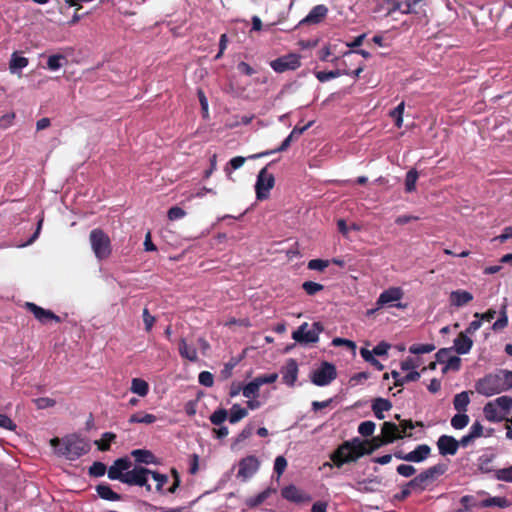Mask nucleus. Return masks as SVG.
<instances>
[{"label": "nucleus", "mask_w": 512, "mask_h": 512, "mask_svg": "<svg viewBox=\"0 0 512 512\" xmlns=\"http://www.w3.org/2000/svg\"><path fill=\"white\" fill-rule=\"evenodd\" d=\"M302 288L308 295L312 296L322 291L324 289V286L320 283H316L313 281H305L302 284Z\"/></svg>", "instance_id": "obj_51"}, {"label": "nucleus", "mask_w": 512, "mask_h": 512, "mask_svg": "<svg viewBox=\"0 0 512 512\" xmlns=\"http://www.w3.org/2000/svg\"><path fill=\"white\" fill-rule=\"evenodd\" d=\"M89 241L95 257L99 260H105L112 254V245L110 237L100 228L91 230Z\"/></svg>", "instance_id": "obj_4"}, {"label": "nucleus", "mask_w": 512, "mask_h": 512, "mask_svg": "<svg viewBox=\"0 0 512 512\" xmlns=\"http://www.w3.org/2000/svg\"><path fill=\"white\" fill-rule=\"evenodd\" d=\"M460 504L462 508L458 509L456 512H470L473 507H479V502H477L472 495L462 496L460 499Z\"/></svg>", "instance_id": "obj_39"}, {"label": "nucleus", "mask_w": 512, "mask_h": 512, "mask_svg": "<svg viewBox=\"0 0 512 512\" xmlns=\"http://www.w3.org/2000/svg\"><path fill=\"white\" fill-rule=\"evenodd\" d=\"M420 376H421V374L418 371H410L408 374L401 377V379H399L398 383H394V385L395 386H403L404 384H406L408 382L418 381Z\"/></svg>", "instance_id": "obj_59"}, {"label": "nucleus", "mask_w": 512, "mask_h": 512, "mask_svg": "<svg viewBox=\"0 0 512 512\" xmlns=\"http://www.w3.org/2000/svg\"><path fill=\"white\" fill-rule=\"evenodd\" d=\"M156 420H157V418L153 414L138 412V413L132 414L130 416L128 422L130 424H134V423L152 424V423L156 422Z\"/></svg>", "instance_id": "obj_36"}, {"label": "nucleus", "mask_w": 512, "mask_h": 512, "mask_svg": "<svg viewBox=\"0 0 512 512\" xmlns=\"http://www.w3.org/2000/svg\"><path fill=\"white\" fill-rule=\"evenodd\" d=\"M469 403H470V398H469L468 392H466V391L458 393L454 396L453 406H454V409L457 410L458 412H466Z\"/></svg>", "instance_id": "obj_32"}, {"label": "nucleus", "mask_w": 512, "mask_h": 512, "mask_svg": "<svg viewBox=\"0 0 512 512\" xmlns=\"http://www.w3.org/2000/svg\"><path fill=\"white\" fill-rule=\"evenodd\" d=\"M424 0H404L395 2L394 10L400 11L402 14L417 13L416 7Z\"/></svg>", "instance_id": "obj_28"}, {"label": "nucleus", "mask_w": 512, "mask_h": 512, "mask_svg": "<svg viewBox=\"0 0 512 512\" xmlns=\"http://www.w3.org/2000/svg\"><path fill=\"white\" fill-rule=\"evenodd\" d=\"M142 317L146 332H150L156 322V318L150 314L148 308L143 309Z\"/></svg>", "instance_id": "obj_58"}, {"label": "nucleus", "mask_w": 512, "mask_h": 512, "mask_svg": "<svg viewBox=\"0 0 512 512\" xmlns=\"http://www.w3.org/2000/svg\"><path fill=\"white\" fill-rule=\"evenodd\" d=\"M404 296V292L400 287H390L384 290L378 297L376 305L378 308H382L386 305L394 306L396 308H405L406 305L401 303L392 304L393 302L400 301Z\"/></svg>", "instance_id": "obj_10"}, {"label": "nucleus", "mask_w": 512, "mask_h": 512, "mask_svg": "<svg viewBox=\"0 0 512 512\" xmlns=\"http://www.w3.org/2000/svg\"><path fill=\"white\" fill-rule=\"evenodd\" d=\"M495 478L500 481L512 482V465L495 471Z\"/></svg>", "instance_id": "obj_55"}, {"label": "nucleus", "mask_w": 512, "mask_h": 512, "mask_svg": "<svg viewBox=\"0 0 512 512\" xmlns=\"http://www.w3.org/2000/svg\"><path fill=\"white\" fill-rule=\"evenodd\" d=\"M436 349L434 344H413L409 347V352L412 354H426Z\"/></svg>", "instance_id": "obj_49"}, {"label": "nucleus", "mask_w": 512, "mask_h": 512, "mask_svg": "<svg viewBox=\"0 0 512 512\" xmlns=\"http://www.w3.org/2000/svg\"><path fill=\"white\" fill-rule=\"evenodd\" d=\"M447 470L445 464H436L419 473L415 478L408 482V487L423 491L429 483L435 481L439 476L443 475Z\"/></svg>", "instance_id": "obj_5"}, {"label": "nucleus", "mask_w": 512, "mask_h": 512, "mask_svg": "<svg viewBox=\"0 0 512 512\" xmlns=\"http://www.w3.org/2000/svg\"><path fill=\"white\" fill-rule=\"evenodd\" d=\"M248 415V410L241 407L239 404H233L230 409L229 422L236 424Z\"/></svg>", "instance_id": "obj_33"}, {"label": "nucleus", "mask_w": 512, "mask_h": 512, "mask_svg": "<svg viewBox=\"0 0 512 512\" xmlns=\"http://www.w3.org/2000/svg\"><path fill=\"white\" fill-rule=\"evenodd\" d=\"M418 179V172L415 169H411L407 172L405 178V190L408 193L415 191L416 182Z\"/></svg>", "instance_id": "obj_43"}, {"label": "nucleus", "mask_w": 512, "mask_h": 512, "mask_svg": "<svg viewBox=\"0 0 512 512\" xmlns=\"http://www.w3.org/2000/svg\"><path fill=\"white\" fill-rule=\"evenodd\" d=\"M437 447L442 456L455 455L459 448L458 440L450 435H442L438 438Z\"/></svg>", "instance_id": "obj_16"}, {"label": "nucleus", "mask_w": 512, "mask_h": 512, "mask_svg": "<svg viewBox=\"0 0 512 512\" xmlns=\"http://www.w3.org/2000/svg\"><path fill=\"white\" fill-rule=\"evenodd\" d=\"M337 377V370L334 364L323 361L321 365L311 374V382L316 386H327Z\"/></svg>", "instance_id": "obj_8"}, {"label": "nucleus", "mask_w": 512, "mask_h": 512, "mask_svg": "<svg viewBox=\"0 0 512 512\" xmlns=\"http://www.w3.org/2000/svg\"><path fill=\"white\" fill-rule=\"evenodd\" d=\"M385 444L389 443L383 436H376L371 440H361L356 437L339 445L330 455V459L336 467L340 468L346 463L358 460L365 454H371Z\"/></svg>", "instance_id": "obj_1"}, {"label": "nucleus", "mask_w": 512, "mask_h": 512, "mask_svg": "<svg viewBox=\"0 0 512 512\" xmlns=\"http://www.w3.org/2000/svg\"><path fill=\"white\" fill-rule=\"evenodd\" d=\"M149 475H151V477L157 482L156 487H155L156 491L158 493L163 494L164 493L163 487L168 482V476L165 474H161L158 471H152V470H151V472H149Z\"/></svg>", "instance_id": "obj_45"}, {"label": "nucleus", "mask_w": 512, "mask_h": 512, "mask_svg": "<svg viewBox=\"0 0 512 512\" xmlns=\"http://www.w3.org/2000/svg\"><path fill=\"white\" fill-rule=\"evenodd\" d=\"M461 368V358L458 356H452L445 363V367L442 369L443 373H446L448 370L459 371Z\"/></svg>", "instance_id": "obj_54"}, {"label": "nucleus", "mask_w": 512, "mask_h": 512, "mask_svg": "<svg viewBox=\"0 0 512 512\" xmlns=\"http://www.w3.org/2000/svg\"><path fill=\"white\" fill-rule=\"evenodd\" d=\"M179 354L182 358H185L191 362L198 360L197 350L189 346L184 338H181L178 343Z\"/></svg>", "instance_id": "obj_26"}, {"label": "nucleus", "mask_w": 512, "mask_h": 512, "mask_svg": "<svg viewBox=\"0 0 512 512\" xmlns=\"http://www.w3.org/2000/svg\"><path fill=\"white\" fill-rule=\"evenodd\" d=\"M274 175L268 173L267 168L260 170L255 184L256 197L258 200H265L269 197L270 190L274 187Z\"/></svg>", "instance_id": "obj_9"}, {"label": "nucleus", "mask_w": 512, "mask_h": 512, "mask_svg": "<svg viewBox=\"0 0 512 512\" xmlns=\"http://www.w3.org/2000/svg\"><path fill=\"white\" fill-rule=\"evenodd\" d=\"M150 469L143 466H135L132 470H126L121 480L122 483L133 486L145 487L146 491L152 490L151 485L148 483V476Z\"/></svg>", "instance_id": "obj_7"}, {"label": "nucleus", "mask_w": 512, "mask_h": 512, "mask_svg": "<svg viewBox=\"0 0 512 512\" xmlns=\"http://www.w3.org/2000/svg\"><path fill=\"white\" fill-rule=\"evenodd\" d=\"M33 401L38 409L53 407L56 404V401L54 399L48 397H40L34 399Z\"/></svg>", "instance_id": "obj_64"}, {"label": "nucleus", "mask_w": 512, "mask_h": 512, "mask_svg": "<svg viewBox=\"0 0 512 512\" xmlns=\"http://www.w3.org/2000/svg\"><path fill=\"white\" fill-rule=\"evenodd\" d=\"M260 462L256 456L249 455L239 461L237 477L243 481L251 478L259 469Z\"/></svg>", "instance_id": "obj_12"}, {"label": "nucleus", "mask_w": 512, "mask_h": 512, "mask_svg": "<svg viewBox=\"0 0 512 512\" xmlns=\"http://www.w3.org/2000/svg\"><path fill=\"white\" fill-rule=\"evenodd\" d=\"M281 496L285 500L296 504L306 503L312 500L309 494L303 492L295 485H288L283 487L281 489Z\"/></svg>", "instance_id": "obj_14"}, {"label": "nucleus", "mask_w": 512, "mask_h": 512, "mask_svg": "<svg viewBox=\"0 0 512 512\" xmlns=\"http://www.w3.org/2000/svg\"><path fill=\"white\" fill-rule=\"evenodd\" d=\"M396 471L403 477H411L416 473V469L412 465L400 464L397 466Z\"/></svg>", "instance_id": "obj_61"}, {"label": "nucleus", "mask_w": 512, "mask_h": 512, "mask_svg": "<svg viewBox=\"0 0 512 512\" xmlns=\"http://www.w3.org/2000/svg\"><path fill=\"white\" fill-rule=\"evenodd\" d=\"M293 137L289 134L285 139L284 141L281 143V145L271 151H266V152H261V153H258V154H254V155H251L249 156L248 158L249 159H257V158H260V157H263V156H267V155H270V154H273V153H277V152H283L285 150H287L289 148V146L291 145V142L293 141Z\"/></svg>", "instance_id": "obj_35"}, {"label": "nucleus", "mask_w": 512, "mask_h": 512, "mask_svg": "<svg viewBox=\"0 0 512 512\" xmlns=\"http://www.w3.org/2000/svg\"><path fill=\"white\" fill-rule=\"evenodd\" d=\"M96 492L98 496L104 500L108 501H119L121 500V495L114 492L111 487L106 484L102 483L96 486Z\"/></svg>", "instance_id": "obj_29"}, {"label": "nucleus", "mask_w": 512, "mask_h": 512, "mask_svg": "<svg viewBox=\"0 0 512 512\" xmlns=\"http://www.w3.org/2000/svg\"><path fill=\"white\" fill-rule=\"evenodd\" d=\"M511 505V502L506 497H489L487 499L479 502V507L487 508V507H499V508H507Z\"/></svg>", "instance_id": "obj_30"}, {"label": "nucleus", "mask_w": 512, "mask_h": 512, "mask_svg": "<svg viewBox=\"0 0 512 512\" xmlns=\"http://www.w3.org/2000/svg\"><path fill=\"white\" fill-rule=\"evenodd\" d=\"M375 423L372 421L361 422L358 426V432L364 437H369L374 433Z\"/></svg>", "instance_id": "obj_53"}, {"label": "nucleus", "mask_w": 512, "mask_h": 512, "mask_svg": "<svg viewBox=\"0 0 512 512\" xmlns=\"http://www.w3.org/2000/svg\"><path fill=\"white\" fill-rule=\"evenodd\" d=\"M328 14V8L324 4L314 6L308 15L300 21L303 24H318L322 22Z\"/></svg>", "instance_id": "obj_19"}, {"label": "nucleus", "mask_w": 512, "mask_h": 512, "mask_svg": "<svg viewBox=\"0 0 512 512\" xmlns=\"http://www.w3.org/2000/svg\"><path fill=\"white\" fill-rule=\"evenodd\" d=\"M381 433L388 443H393L398 439L404 438L398 425L390 421H386L382 424Z\"/></svg>", "instance_id": "obj_20"}, {"label": "nucleus", "mask_w": 512, "mask_h": 512, "mask_svg": "<svg viewBox=\"0 0 512 512\" xmlns=\"http://www.w3.org/2000/svg\"><path fill=\"white\" fill-rule=\"evenodd\" d=\"M186 215V212L178 206H173L168 210L167 216L171 221H175L183 218Z\"/></svg>", "instance_id": "obj_62"}, {"label": "nucleus", "mask_w": 512, "mask_h": 512, "mask_svg": "<svg viewBox=\"0 0 512 512\" xmlns=\"http://www.w3.org/2000/svg\"><path fill=\"white\" fill-rule=\"evenodd\" d=\"M492 402L495 403L497 408L499 407L505 413H509L512 409V397L511 396L503 395V396L496 398Z\"/></svg>", "instance_id": "obj_47"}, {"label": "nucleus", "mask_w": 512, "mask_h": 512, "mask_svg": "<svg viewBox=\"0 0 512 512\" xmlns=\"http://www.w3.org/2000/svg\"><path fill=\"white\" fill-rule=\"evenodd\" d=\"M67 62V59L62 54H55L49 56L47 60V68L51 71H56L63 66V63Z\"/></svg>", "instance_id": "obj_40"}, {"label": "nucleus", "mask_w": 512, "mask_h": 512, "mask_svg": "<svg viewBox=\"0 0 512 512\" xmlns=\"http://www.w3.org/2000/svg\"><path fill=\"white\" fill-rule=\"evenodd\" d=\"M330 264L329 260H323V259H312L308 262V269L310 270H318L323 271L325 268H327Z\"/></svg>", "instance_id": "obj_56"}, {"label": "nucleus", "mask_w": 512, "mask_h": 512, "mask_svg": "<svg viewBox=\"0 0 512 512\" xmlns=\"http://www.w3.org/2000/svg\"><path fill=\"white\" fill-rule=\"evenodd\" d=\"M260 387H261L260 384L258 383L257 379L255 378L253 381L247 383L242 388L243 396L246 398L258 397Z\"/></svg>", "instance_id": "obj_38"}, {"label": "nucleus", "mask_w": 512, "mask_h": 512, "mask_svg": "<svg viewBox=\"0 0 512 512\" xmlns=\"http://www.w3.org/2000/svg\"><path fill=\"white\" fill-rule=\"evenodd\" d=\"M405 103L402 101L400 104H398L397 107H395L391 112L390 116L395 121V126L398 128H401L403 124V113H404Z\"/></svg>", "instance_id": "obj_48"}, {"label": "nucleus", "mask_w": 512, "mask_h": 512, "mask_svg": "<svg viewBox=\"0 0 512 512\" xmlns=\"http://www.w3.org/2000/svg\"><path fill=\"white\" fill-rule=\"evenodd\" d=\"M116 435L112 432H105L99 441L96 442L97 447L100 451H108L110 449L111 442L114 441Z\"/></svg>", "instance_id": "obj_42"}, {"label": "nucleus", "mask_w": 512, "mask_h": 512, "mask_svg": "<svg viewBox=\"0 0 512 512\" xmlns=\"http://www.w3.org/2000/svg\"><path fill=\"white\" fill-rule=\"evenodd\" d=\"M286 467H287V460L285 459V457L284 456L276 457L275 462H274V472L278 476H281L284 473Z\"/></svg>", "instance_id": "obj_63"}, {"label": "nucleus", "mask_w": 512, "mask_h": 512, "mask_svg": "<svg viewBox=\"0 0 512 512\" xmlns=\"http://www.w3.org/2000/svg\"><path fill=\"white\" fill-rule=\"evenodd\" d=\"M276 493V489L268 487L259 494L246 498L245 505L250 508H256L264 503L272 494Z\"/></svg>", "instance_id": "obj_22"}, {"label": "nucleus", "mask_w": 512, "mask_h": 512, "mask_svg": "<svg viewBox=\"0 0 512 512\" xmlns=\"http://www.w3.org/2000/svg\"><path fill=\"white\" fill-rule=\"evenodd\" d=\"M473 300V295L466 290L452 291L450 294L451 305L455 307H462L467 305Z\"/></svg>", "instance_id": "obj_24"}, {"label": "nucleus", "mask_w": 512, "mask_h": 512, "mask_svg": "<svg viewBox=\"0 0 512 512\" xmlns=\"http://www.w3.org/2000/svg\"><path fill=\"white\" fill-rule=\"evenodd\" d=\"M431 453V448L427 444H420L414 450L408 453L407 462L420 463L425 461Z\"/></svg>", "instance_id": "obj_21"}, {"label": "nucleus", "mask_w": 512, "mask_h": 512, "mask_svg": "<svg viewBox=\"0 0 512 512\" xmlns=\"http://www.w3.org/2000/svg\"><path fill=\"white\" fill-rule=\"evenodd\" d=\"M130 390L141 397H145L149 392V385L141 378H133Z\"/></svg>", "instance_id": "obj_34"}, {"label": "nucleus", "mask_w": 512, "mask_h": 512, "mask_svg": "<svg viewBox=\"0 0 512 512\" xmlns=\"http://www.w3.org/2000/svg\"><path fill=\"white\" fill-rule=\"evenodd\" d=\"M364 68L363 66L358 67L357 69L353 71L349 70H332V71H317L315 72V76L318 81L320 82H326L330 79H334L337 77H340L342 75H352L354 78H358L360 74L363 72Z\"/></svg>", "instance_id": "obj_18"}, {"label": "nucleus", "mask_w": 512, "mask_h": 512, "mask_svg": "<svg viewBox=\"0 0 512 512\" xmlns=\"http://www.w3.org/2000/svg\"><path fill=\"white\" fill-rule=\"evenodd\" d=\"M510 384H512V374L506 369H500L480 378L475 384V389L479 394L491 397L512 389Z\"/></svg>", "instance_id": "obj_2"}, {"label": "nucleus", "mask_w": 512, "mask_h": 512, "mask_svg": "<svg viewBox=\"0 0 512 512\" xmlns=\"http://www.w3.org/2000/svg\"><path fill=\"white\" fill-rule=\"evenodd\" d=\"M228 417V412L224 408L215 410L209 417L210 422L215 426H220Z\"/></svg>", "instance_id": "obj_46"}, {"label": "nucleus", "mask_w": 512, "mask_h": 512, "mask_svg": "<svg viewBox=\"0 0 512 512\" xmlns=\"http://www.w3.org/2000/svg\"><path fill=\"white\" fill-rule=\"evenodd\" d=\"M494 455H482L478 459V468L483 473H490L493 471L492 461Z\"/></svg>", "instance_id": "obj_44"}, {"label": "nucleus", "mask_w": 512, "mask_h": 512, "mask_svg": "<svg viewBox=\"0 0 512 512\" xmlns=\"http://www.w3.org/2000/svg\"><path fill=\"white\" fill-rule=\"evenodd\" d=\"M301 65L300 57L297 54H288L270 62L271 68L277 73L294 71Z\"/></svg>", "instance_id": "obj_11"}, {"label": "nucleus", "mask_w": 512, "mask_h": 512, "mask_svg": "<svg viewBox=\"0 0 512 512\" xmlns=\"http://www.w3.org/2000/svg\"><path fill=\"white\" fill-rule=\"evenodd\" d=\"M51 446L57 448L56 453L68 460L74 461L90 451V445L79 436L72 434L62 439L57 437L50 440Z\"/></svg>", "instance_id": "obj_3"}, {"label": "nucleus", "mask_w": 512, "mask_h": 512, "mask_svg": "<svg viewBox=\"0 0 512 512\" xmlns=\"http://www.w3.org/2000/svg\"><path fill=\"white\" fill-rule=\"evenodd\" d=\"M309 324L304 322L297 330L293 331L292 339L300 344L316 343L319 340V334L324 330L320 322H314L312 329L308 330Z\"/></svg>", "instance_id": "obj_6"}, {"label": "nucleus", "mask_w": 512, "mask_h": 512, "mask_svg": "<svg viewBox=\"0 0 512 512\" xmlns=\"http://www.w3.org/2000/svg\"><path fill=\"white\" fill-rule=\"evenodd\" d=\"M131 455L134 457L135 461L138 463H143V464H157L158 463L155 455L149 450L136 449V450L132 451Z\"/></svg>", "instance_id": "obj_27"}, {"label": "nucleus", "mask_w": 512, "mask_h": 512, "mask_svg": "<svg viewBox=\"0 0 512 512\" xmlns=\"http://www.w3.org/2000/svg\"><path fill=\"white\" fill-rule=\"evenodd\" d=\"M391 408H392V403L388 399L378 397L373 400L372 411H373L375 417L379 420L384 419L385 416H384L383 412L389 411Z\"/></svg>", "instance_id": "obj_25"}, {"label": "nucleus", "mask_w": 512, "mask_h": 512, "mask_svg": "<svg viewBox=\"0 0 512 512\" xmlns=\"http://www.w3.org/2000/svg\"><path fill=\"white\" fill-rule=\"evenodd\" d=\"M131 467V462L128 458H118L108 468L107 474L110 480H119L121 482L124 473Z\"/></svg>", "instance_id": "obj_17"}, {"label": "nucleus", "mask_w": 512, "mask_h": 512, "mask_svg": "<svg viewBox=\"0 0 512 512\" xmlns=\"http://www.w3.org/2000/svg\"><path fill=\"white\" fill-rule=\"evenodd\" d=\"M298 371L297 361L293 358H289L280 371L283 383L293 387L298 378Z\"/></svg>", "instance_id": "obj_15"}, {"label": "nucleus", "mask_w": 512, "mask_h": 512, "mask_svg": "<svg viewBox=\"0 0 512 512\" xmlns=\"http://www.w3.org/2000/svg\"><path fill=\"white\" fill-rule=\"evenodd\" d=\"M473 346V341L466 332H460L454 339V348L458 354H467Z\"/></svg>", "instance_id": "obj_23"}, {"label": "nucleus", "mask_w": 512, "mask_h": 512, "mask_svg": "<svg viewBox=\"0 0 512 512\" xmlns=\"http://www.w3.org/2000/svg\"><path fill=\"white\" fill-rule=\"evenodd\" d=\"M508 325V316L506 313V305L503 306L500 312V317L493 323L492 329L494 331L502 330Z\"/></svg>", "instance_id": "obj_52"}, {"label": "nucleus", "mask_w": 512, "mask_h": 512, "mask_svg": "<svg viewBox=\"0 0 512 512\" xmlns=\"http://www.w3.org/2000/svg\"><path fill=\"white\" fill-rule=\"evenodd\" d=\"M483 413L489 422H501L505 419L504 415L498 413V408L492 401L485 404Z\"/></svg>", "instance_id": "obj_31"}, {"label": "nucleus", "mask_w": 512, "mask_h": 512, "mask_svg": "<svg viewBox=\"0 0 512 512\" xmlns=\"http://www.w3.org/2000/svg\"><path fill=\"white\" fill-rule=\"evenodd\" d=\"M107 471V467L104 463L96 461L89 467V475L92 477H101Z\"/></svg>", "instance_id": "obj_50"}, {"label": "nucleus", "mask_w": 512, "mask_h": 512, "mask_svg": "<svg viewBox=\"0 0 512 512\" xmlns=\"http://www.w3.org/2000/svg\"><path fill=\"white\" fill-rule=\"evenodd\" d=\"M25 308L31 312L41 324H47L50 321H55L56 323L61 322V318L58 315L53 313L51 310H47L36 305L35 303L26 302Z\"/></svg>", "instance_id": "obj_13"}, {"label": "nucleus", "mask_w": 512, "mask_h": 512, "mask_svg": "<svg viewBox=\"0 0 512 512\" xmlns=\"http://www.w3.org/2000/svg\"><path fill=\"white\" fill-rule=\"evenodd\" d=\"M28 59L23 56H19L17 52H14L11 56L9 63V69L13 73L18 69H23L28 65Z\"/></svg>", "instance_id": "obj_37"}, {"label": "nucleus", "mask_w": 512, "mask_h": 512, "mask_svg": "<svg viewBox=\"0 0 512 512\" xmlns=\"http://www.w3.org/2000/svg\"><path fill=\"white\" fill-rule=\"evenodd\" d=\"M199 383L205 387H211L214 384V376L209 371H202L198 377Z\"/></svg>", "instance_id": "obj_60"}, {"label": "nucleus", "mask_w": 512, "mask_h": 512, "mask_svg": "<svg viewBox=\"0 0 512 512\" xmlns=\"http://www.w3.org/2000/svg\"><path fill=\"white\" fill-rule=\"evenodd\" d=\"M420 364H421V361L419 358H417V359L407 358L401 362L400 366L403 371H409V370L416 371L415 369L418 368L420 366Z\"/></svg>", "instance_id": "obj_57"}, {"label": "nucleus", "mask_w": 512, "mask_h": 512, "mask_svg": "<svg viewBox=\"0 0 512 512\" xmlns=\"http://www.w3.org/2000/svg\"><path fill=\"white\" fill-rule=\"evenodd\" d=\"M469 423V416L465 412H459L451 419V426L454 429L460 430L465 428Z\"/></svg>", "instance_id": "obj_41"}]
</instances>
